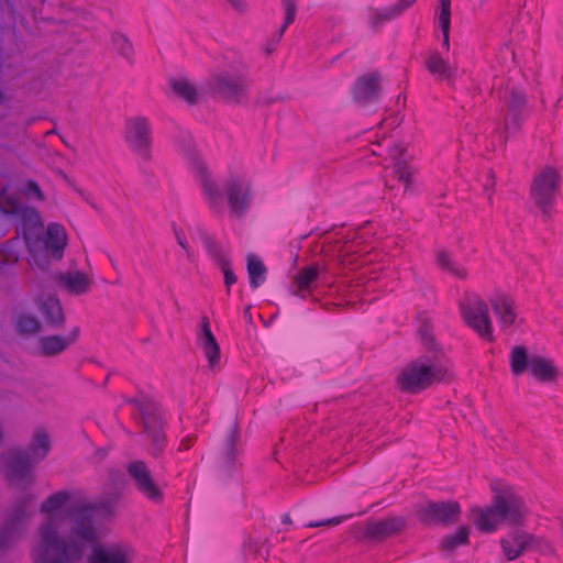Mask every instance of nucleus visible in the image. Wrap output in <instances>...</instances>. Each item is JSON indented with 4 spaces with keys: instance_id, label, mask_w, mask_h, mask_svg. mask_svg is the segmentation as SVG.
Listing matches in <instances>:
<instances>
[{
    "instance_id": "nucleus-22",
    "label": "nucleus",
    "mask_w": 563,
    "mask_h": 563,
    "mask_svg": "<svg viewBox=\"0 0 563 563\" xmlns=\"http://www.w3.org/2000/svg\"><path fill=\"white\" fill-rule=\"evenodd\" d=\"M44 247L54 258L63 257L64 249L67 244V234L65 229L58 223H49L43 239Z\"/></svg>"
},
{
    "instance_id": "nucleus-16",
    "label": "nucleus",
    "mask_w": 563,
    "mask_h": 563,
    "mask_svg": "<svg viewBox=\"0 0 563 563\" xmlns=\"http://www.w3.org/2000/svg\"><path fill=\"white\" fill-rule=\"evenodd\" d=\"M380 76L371 73L360 77L353 87V98L360 104H367L376 101L379 96Z\"/></svg>"
},
{
    "instance_id": "nucleus-4",
    "label": "nucleus",
    "mask_w": 563,
    "mask_h": 563,
    "mask_svg": "<svg viewBox=\"0 0 563 563\" xmlns=\"http://www.w3.org/2000/svg\"><path fill=\"white\" fill-rule=\"evenodd\" d=\"M141 416L144 432L152 441V454L155 456L165 448L162 416L154 402L147 398H131L128 400Z\"/></svg>"
},
{
    "instance_id": "nucleus-23",
    "label": "nucleus",
    "mask_w": 563,
    "mask_h": 563,
    "mask_svg": "<svg viewBox=\"0 0 563 563\" xmlns=\"http://www.w3.org/2000/svg\"><path fill=\"white\" fill-rule=\"evenodd\" d=\"M198 342L211 367H214L220 360V347L211 332L210 322L207 317L202 318Z\"/></svg>"
},
{
    "instance_id": "nucleus-12",
    "label": "nucleus",
    "mask_w": 563,
    "mask_h": 563,
    "mask_svg": "<svg viewBox=\"0 0 563 563\" xmlns=\"http://www.w3.org/2000/svg\"><path fill=\"white\" fill-rule=\"evenodd\" d=\"M134 550L126 543L95 545L87 563H133Z\"/></svg>"
},
{
    "instance_id": "nucleus-54",
    "label": "nucleus",
    "mask_w": 563,
    "mask_h": 563,
    "mask_svg": "<svg viewBox=\"0 0 563 563\" xmlns=\"http://www.w3.org/2000/svg\"><path fill=\"white\" fill-rule=\"evenodd\" d=\"M176 239H177L179 246L183 247L184 250H187L186 239L183 235H180L178 232H176Z\"/></svg>"
},
{
    "instance_id": "nucleus-18",
    "label": "nucleus",
    "mask_w": 563,
    "mask_h": 563,
    "mask_svg": "<svg viewBox=\"0 0 563 563\" xmlns=\"http://www.w3.org/2000/svg\"><path fill=\"white\" fill-rule=\"evenodd\" d=\"M213 89L228 100H236L243 91V76L238 73H219L213 78Z\"/></svg>"
},
{
    "instance_id": "nucleus-51",
    "label": "nucleus",
    "mask_w": 563,
    "mask_h": 563,
    "mask_svg": "<svg viewBox=\"0 0 563 563\" xmlns=\"http://www.w3.org/2000/svg\"><path fill=\"white\" fill-rule=\"evenodd\" d=\"M487 181L484 184V190L487 191L488 189H492L495 185L494 181V175L489 172L487 175Z\"/></svg>"
},
{
    "instance_id": "nucleus-46",
    "label": "nucleus",
    "mask_w": 563,
    "mask_h": 563,
    "mask_svg": "<svg viewBox=\"0 0 563 563\" xmlns=\"http://www.w3.org/2000/svg\"><path fill=\"white\" fill-rule=\"evenodd\" d=\"M113 42L121 47V54L129 57L132 54V46L123 35H115Z\"/></svg>"
},
{
    "instance_id": "nucleus-49",
    "label": "nucleus",
    "mask_w": 563,
    "mask_h": 563,
    "mask_svg": "<svg viewBox=\"0 0 563 563\" xmlns=\"http://www.w3.org/2000/svg\"><path fill=\"white\" fill-rule=\"evenodd\" d=\"M450 25H451V23H449L446 27H444L443 25H440V29L443 34V47L445 49H449V47H450Z\"/></svg>"
},
{
    "instance_id": "nucleus-3",
    "label": "nucleus",
    "mask_w": 563,
    "mask_h": 563,
    "mask_svg": "<svg viewBox=\"0 0 563 563\" xmlns=\"http://www.w3.org/2000/svg\"><path fill=\"white\" fill-rule=\"evenodd\" d=\"M448 375L449 368L443 360L420 357L398 374L397 384L401 390L416 394L443 382Z\"/></svg>"
},
{
    "instance_id": "nucleus-31",
    "label": "nucleus",
    "mask_w": 563,
    "mask_h": 563,
    "mask_svg": "<svg viewBox=\"0 0 563 563\" xmlns=\"http://www.w3.org/2000/svg\"><path fill=\"white\" fill-rule=\"evenodd\" d=\"M504 102L507 107L506 120L510 119L516 123L527 102L525 92L521 89L514 88L504 96Z\"/></svg>"
},
{
    "instance_id": "nucleus-26",
    "label": "nucleus",
    "mask_w": 563,
    "mask_h": 563,
    "mask_svg": "<svg viewBox=\"0 0 563 563\" xmlns=\"http://www.w3.org/2000/svg\"><path fill=\"white\" fill-rule=\"evenodd\" d=\"M404 527V520L398 517H390L383 520L369 522L365 532L369 538H387L400 531Z\"/></svg>"
},
{
    "instance_id": "nucleus-55",
    "label": "nucleus",
    "mask_w": 563,
    "mask_h": 563,
    "mask_svg": "<svg viewBox=\"0 0 563 563\" xmlns=\"http://www.w3.org/2000/svg\"><path fill=\"white\" fill-rule=\"evenodd\" d=\"M420 333L426 341L431 342V338L427 334V330H424V328H422V327L420 328Z\"/></svg>"
},
{
    "instance_id": "nucleus-29",
    "label": "nucleus",
    "mask_w": 563,
    "mask_h": 563,
    "mask_svg": "<svg viewBox=\"0 0 563 563\" xmlns=\"http://www.w3.org/2000/svg\"><path fill=\"white\" fill-rule=\"evenodd\" d=\"M404 148L400 145H395L389 150V156L394 161L393 174L405 186L407 190L411 183L412 168L405 159H401Z\"/></svg>"
},
{
    "instance_id": "nucleus-48",
    "label": "nucleus",
    "mask_w": 563,
    "mask_h": 563,
    "mask_svg": "<svg viewBox=\"0 0 563 563\" xmlns=\"http://www.w3.org/2000/svg\"><path fill=\"white\" fill-rule=\"evenodd\" d=\"M196 438L194 435H187L181 441H180V444H179V450H189L194 442H195Z\"/></svg>"
},
{
    "instance_id": "nucleus-13",
    "label": "nucleus",
    "mask_w": 563,
    "mask_h": 563,
    "mask_svg": "<svg viewBox=\"0 0 563 563\" xmlns=\"http://www.w3.org/2000/svg\"><path fill=\"white\" fill-rule=\"evenodd\" d=\"M27 503V500L18 501L11 509L0 532V548L7 547L20 536L30 516Z\"/></svg>"
},
{
    "instance_id": "nucleus-24",
    "label": "nucleus",
    "mask_w": 563,
    "mask_h": 563,
    "mask_svg": "<svg viewBox=\"0 0 563 563\" xmlns=\"http://www.w3.org/2000/svg\"><path fill=\"white\" fill-rule=\"evenodd\" d=\"M532 537L523 531L512 532L500 541L504 554L509 561L519 558L523 551L532 545Z\"/></svg>"
},
{
    "instance_id": "nucleus-32",
    "label": "nucleus",
    "mask_w": 563,
    "mask_h": 563,
    "mask_svg": "<svg viewBox=\"0 0 563 563\" xmlns=\"http://www.w3.org/2000/svg\"><path fill=\"white\" fill-rule=\"evenodd\" d=\"M246 269L251 288L256 289L265 283L266 267L258 256L254 254L247 255Z\"/></svg>"
},
{
    "instance_id": "nucleus-28",
    "label": "nucleus",
    "mask_w": 563,
    "mask_h": 563,
    "mask_svg": "<svg viewBox=\"0 0 563 563\" xmlns=\"http://www.w3.org/2000/svg\"><path fill=\"white\" fill-rule=\"evenodd\" d=\"M530 374L539 382H553L556 378V367L549 358L532 356L529 360Z\"/></svg>"
},
{
    "instance_id": "nucleus-47",
    "label": "nucleus",
    "mask_w": 563,
    "mask_h": 563,
    "mask_svg": "<svg viewBox=\"0 0 563 563\" xmlns=\"http://www.w3.org/2000/svg\"><path fill=\"white\" fill-rule=\"evenodd\" d=\"M25 192L27 195H34L38 199L42 198L41 189H40L38 185L35 181H33V180H29L26 183V185H25Z\"/></svg>"
},
{
    "instance_id": "nucleus-27",
    "label": "nucleus",
    "mask_w": 563,
    "mask_h": 563,
    "mask_svg": "<svg viewBox=\"0 0 563 563\" xmlns=\"http://www.w3.org/2000/svg\"><path fill=\"white\" fill-rule=\"evenodd\" d=\"M38 309L46 320L53 327H59L64 322V313L59 300L54 296H47L38 300Z\"/></svg>"
},
{
    "instance_id": "nucleus-1",
    "label": "nucleus",
    "mask_w": 563,
    "mask_h": 563,
    "mask_svg": "<svg viewBox=\"0 0 563 563\" xmlns=\"http://www.w3.org/2000/svg\"><path fill=\"white\" fill-rule=\"evenodd\" d=\"M70 499V493L59 490L49 495L41 505L46 520L40 527V542L33 550L34 563H79L82 558V544L76 540H62L66 515L59 510Z\"/></svg>"
},
{
    "instance_id": "nucleus-10",
    "label": "nucleus",
    "mask_w": 563,
    "mask_h": 563,
    "mask_svg": "<svg viewBox=\"0 0 563 563\" xmlns=\"http://www.w3.org/2000/svg\"><path fill=\"white\" fill-rule=\"evenodd\" d=\"M95 508L90 505H81L77 508L75 518L73 520L71 530L68 536L62 537V540H76L82 544V552L85 551L86 543L93 542L98 539L97 529L93 526Z\"/></svg>"
},
{
    "instance_id": "nucleus-45",
    "label": "nucleus",
    "mask_w": 563,
    "mask_h": 563,
    "mask_svg": "<svg viewBox=\"0 0 563 563\" xmlns=\"http://www.w3.org/2000/svg\"><path fill=\"white\" fill-rule=\"evenodd\" d=\"M221 271L223 273L224 285L228 289V294H230V287L236 283V276L231 268V263L224 267H221Z\"/></svg>"
},
{
    "instance_id": "nucleus-52",
    "label": "nucleus",
    "mask_w": 563,
    "mask_h": 563,
    "mask_svg": "<svg viewBox=\"0 0 563 563\" xmlns=\"http://www.w3.org/2000/svg\"><path fill=\"white\" fill-rule=\"evenodd\" d=\"M230 4L238 11H243L245 8L243 0H228Z\"/></svg>"
},
{
    "instance_id": "nucleus-19",
    "label": "nucleus",
    "mask_w": 563,
    "mask_h": 563,
    "mask_svg": "<svg viewBox=\"0 0 563 563\" xmlns=\"http://www.w3.org/2000/svg\"><path fill=\"white\" fill-rule=\"evenodd\" d=\"M489 303L503 330H507L516 323L515 302L509 297L497 294L489 298Z\"/></svg>"
},
{
    "instance_id": "nucleus-44",
    "label": "nucleus",
    "mask_w": 563,
    "mask_h": 563,
    "mask_svg": "<svg viewBox=\"0 0 563 563\" xmlns=\"http://www.w3.org/2000/svg\"><path fill=\"white\" fill-rule=\"evenodd\" d=\"M351 517H352V515H347V516L333 517V518H330V519L323 520V521H310L309 523H307V527L317 528V527H322V526H336V525L342 523L346 519H350Z\"/></svg>"
},
{
    "instance_id": "nucleus-17",
    "label": "nucleus",
    "mask_w": 563,
    "mask_h": 563,
    "mask_svg": "<svg viewBox=\"0 0 563 563\" xmlns=\"http://www.w3.org/2000/svg\"><path fill=\"white\" fill-rule=\"evenodd\" d=\"M242 451L240 433L235 426H231L227 431L223 444L220 449L219 459L223 468L227 471L235 466L236 459Z\"/></svg>"
},
{
    "instance_id": "nucleus-33",
    "label": "nucleus",
    "mask_w": 563,
    "mask_h": 563,
    "mask_svg": "<svg viewBox=\"0 0 563 563\" xmlns=\"http://www.w3.org/2000/svg\"><path fill=\"white\" fill-rule=\"evenodd\" d=\"M426 67L433 76L441 80H449L454 74L452 67L438 52H432L428 56Z\"/></svg>"
},
{
    "instance_id": "nucleus-21",
    "label": "nucleus",
    "mask_w": 563,
    "mask_h": 563,
    "mask_svg": "<svg viewBox=\"0 0 563 563\" xmlns=\"http://www.w3.org/2000/svg\"><path fill=\"white\" fill-rule=\"evenodd\" d=\"M471 511L474 526L483 532L492 533L503 522L494 499L490 507H474Z\"/></svg>"
},
{
    "instance_id": "nucleus-35",
    "label": "nucleus",
    "mask_w": 563,
    "mask_h": 563,
    "mask_svg": "<svg viewBox=\"0 0 563 563\" xmlns=\"http://www.w3.org/2000/svg\"><path fill=\"white\" fill-rule=\"evenodd\" d=\"M203 246L209 255V257L217 264L219 267H224L231 263L228 251L213 241L210 238H206L203 240Z\"/></svg>"
},
{
    "instance_id": "nucleus-36",
    "label": "nucleus",
    "mask_w": 563,
    "mask_h": 563,
    "mask_svg": "<svg viewBox=\"0 0 563 563\" xmlns=\"http://www.w3.org/2000/svg\"><path fill=\"white\" fill-rule=\"evenodd\" d=\"M529 360L526 347L521 345L512 347L509 355L512 374L521 375L527 368H529Z\"/></svg>"
},
{
    "instance_id": "nucleus-34",
    "label": "nucleus",
    "mask_w": 563,
    "mask_h": 563,
    "mask_svg": "<svg viewBox=\"0 0 563 563\" xmlns=\"http://www.w3.org/2000/svg\"><path fill=\"white\" fill-rule=\"evenodd\" d=\"M170 87L173 91L188 103H195L197 101V89L186 78H175L170 80Z\"/></svg>"
},
{
    "instance_id": "nucleus-30",
    "label": "nucleus",
    "mask_w": 563,
    "mask_h": 563,
    "mask_svg": "<svg viewBox=\"0 0 563 563\" xmlns=\"http://www.w3.org/2000/svg\"><path fill=\"white\" fill-rule=\"evenodd\" d=\"M23 218L24 221L20 230L23 233V238L29 250L32 251L34 243L33 235L41 232L43 224L40 214L32 208L23 210Z\"/></svg>"
},
{
    "instance_id": "nucleus-11",
    "label": "nucleus",
    "mask_w": 563,
    "mask_h": 563,
    "mask_svg": "<svg viewBox=\"0 0 563 563\" xmlns=\"http://www.w3.org/2000/svg\"><path fill=\"white\" fill-rule=\"evenodd\" d=\"M494 500L503 522L518 525L527 515L523 500L510 488L496 493Z\"/></svg>"
},
{
    "instance_id": "nucleus-38",
    "label": "nucleus",
    "mask_w": 563,
    "mask_h": 563,
    "mask_svg": "<svg viewBox=\"0 0 563 563\" xmlns=\"http://www.w3.org/2000/svg\"><path fill=\"white\" fill-rule=\"evenodd\" d=\"M470 529L467 527H459L453 534L444 537L441 541V549L445 552H451L460 545L468 542Z\"/></svg>"
},
{
    "instance_id": "nucleus-8",
    "label": "nucleus",
    "mask_w": 563,
    "mask_h": 563,
    "mask_svg": "<svg viewBox=\"0 0 563 563\" xmlns=\"http://www.w3.org/2000/svg\"><path fill=\"white\" fill-rule=\"evenodd\" d=\"M224 194L230 212L243 217L253 198L251 183L244 177H231L224 186Z\"/></svg>"
},
{
    "instance_id": "nucleus-15",
    "label": "nucleus",
    "mask_w": 563,
    "mask_h": 563,
    "mask_svg": "<svg viewBox=\"0 0 563 563\" xmlns=\"http://www.w3.org/2000/svg\"><path fill=\"white\" fill-rule=\"evenodd\" d=\"M192 172L199 178L206 201L211 209V211L216 214H220L223 212V198L218 189L217 185L209 177L206 166L200 161H194L192 163Z\"/></svg>"
},
{
    "instance_id": "nucleus-2",
    "label": "nucleus",
    "mask_w": 563,
    "mask_h": 563,
    "mask_svg": "<svg viewBox=\"0 0 563 563\" xmlns=\"http://www.w3.org/2000/svg\"><path fill=\"white\" fill-rule=\"evenodd\" d=\"M51 448L49 438L43 430H37L25 452H12L8 459L7 479L12 487H27L34 481L31 463L46 457Z\"/></svg>"
},
{
    "instance_id": "nucleus-43",
    "label": "nucleus",
    "mask_w": 563,
    "mask_h": 563,
    "mask_svg": "<svg viewBox=\"0 0 563 563\" xmlns=\"http://www.w3.org/2000/svg\"><path fill=\"white\" fill-rule=\"evenodd\" d=\"M440 1V13H439V25L444 27L451 23V0H439Z\"/></svg>"
},
{
    "instance_id": "nucleus-41",
    "label": "nucleus",
    "mask_w": 563,
    "mask_h": 563,
    "mask_svg": "<svg viewBox=\"0 0 563 563\" xmlns=\"http://www.w3.org/2000/svg\"><path fill=\"white\" fill-rule=\"evenodd\" d=\"M16 329L20 333L34 334L41 329L38 320L31 314H21L16 319Z\"/></svg>"
},
{
    "instance_id": "nucleus-42",
    "label": "nucleus",
    "mask_w": 563,
    "mask_h": 563,
    "mask_svg": "<svg viewBox=\"0 0 563 563\" xmlns=\"http://www.w3.org/2000/svg\"><path fill=\"white\" fill-rule=\"evenodd\" d=\"M285 9V18L283 25L279 30V36L284 34L286 29L294 22L296 16V1L295 0H282Z\"/></svg>"
},
{
    "instance_id": "nucleus-7",
    "label": "nucleus",
    "mask_w": 563,
    "mask_h": 563,
    "mask_svg": "<svg viewBox=\"0 0 563 563\" xmlns=\"http://www.w3.org/2000/svg\"><path fill=\"white\" fill-rule=\"evenodd\" d=\"M124 137L131 151L147 158L152 144V132L146 118L134 117L126 120Z\"/></svg>"
},
{
    "instance_id": "nucleus-39",
    "label": "nucleus",
    "mask_w": 563,
    "mask_h": 563,
    "mask_svg": "<svg viewBox=\"0 0 563 563\" xmlns=\"http://www.w3.org/2000/svg\"><path fill=\"white\" fill-rule=\"evenodd\" d=\"M319 274L317 266H308L297 273L294 280L298 287V291L310 290L312 283Z\"/></svg>"
},
{
    "instance_id": "nucleus-9",
    "label": "nucleus",
    "mask_w": 563,
    "mask_h": 563,
    "mask_svg": "<svg viewBox=\"0 0 563 563\" xmlns=\"http://www.w3.org/2000/svg\"><path fill=\"white\" fill-rule=\"evenodd\" d=\"M416 512L418 519L426 525H451L459 520L461 508L456 501H427L426 504L420 505Z\"/></svg>"
},
{
    "instance_id": "nucleus-50",
    "label": "nucleus",
    "mask_w": 563,
    "mask_h": 563,
    "mask_svg": "<svg viewBox=\"0 0 563 563\" xmlns=\"http://www.w3.org/2000/svg\"><path fill=\"white\" fill-rule=\"evenodd\" d=\"M416 0H398L395 4L400 13H402L406 9L413 4Z\"/></svg>"
},
{
    "instance_id": "nucleus-40",
    "label": "nucleus",
    "mask_w": 563,
    "mask_h": 563,
    "mask_svg": "<svg viewBox=\"0 0 563 563\" xmlns=\"http://www.w3.org/2000/svg\"><path fill=\"white\" fill-rule=\"evenodd\" d=\"M437 263L443 271H446L456 278L463 279L466 277L465 268L462 265L454 263L445 252H440L438 254Z\"/></svg>"
},
{
    "instance_id": "nucleus-25",
    "label": "nucleus",
    "mask_w": 563,
    "mask_h": 563,
    "mask_svg": "<svg viewBox=\"0 0 563 563\" xmlns=\"http://www.w3.org/2000/svg\"><path fill=\"white\" fill-rule=\"evenodd\" d=\"M57 284L74 295H81L88 291L90 287V278L88 275L75 271L56 275Z\"/></svg>"
},
{
    "instance_id": "nucleus-57",
    "label": "nucleus",
    "mask_w": 563,
    "mask_h": 563,
    "mask_svg": "<svg viewBox=\"0 0 563 563\" xmlns=\"http://www.w3.org/2000/svg\"><path fill=\"white\" fill-rule=\"evenodd\" d=\"M12 212L13 213H20L21 212V208L19 206H13Z\"/></svg>"
},
{
    "instance_id": "nucleus-5",
    "label": "nucleus",
    "mask_w": 563,
    "mask_h": 563,
    "mask_svg": "<svg viewBox=\"0 0 563 563\" xmlns=\"http://www.w3.org/2000/svg\"><path fill=\"white\" fill-rule=\"evenodd\" d=\"M461 314L465 323L481 338L493 341V324L488 313V307L476 295L465 297L460 303Z\"/></svg>"
},
{
    "instance_id": "nucleus-56",
    "label": "nucleus",
    "mask_w": 563,
    "mask_h": 563,
    "mask_svg": "<svg viewBox=\"0 0 563 563\" xmlns=\"http://www.w3.org/2000/svg\"><path fill=\"white\" fill-rule=\"evenodd\" d=\"M282 522H283V523H290V522H291V520H290L289 515H283V516H282Z\"/></svg>"
},
{
    "instance_id": "nucleus-14",
    "label": "nucleus",
    "mask_w": 563,
    "mask_h": 563,
    "mask_svg": "<svg viewBox=\"0 0 563 563\" xmlns=\"http://www.w3.org/2000/svg\"><path fill=\"white\" fill-rule=\"evenodd\" d=\"M128 473L135 482L139 492L148 500L161 501L162 492L150 475L148 468L142 461H135L128 465Z\"/></svg>"
},
{
    "instance_id": "nucleus-20",
    "label": "nucleus",
    "mask_w": 563,
    "mask_h": 563,
    "mask_svg": "<svg viewBox=\"0 0 563 563\" xmlns=\"http://www.w3.org/2000/svg\"><path fill=\"white\" fill-rule=\"evenodd\" d=\"M79 330L73 329L67 335H46L38 339L40 353L53 356L64 352L78 338Z\"/></svg>"
},
{
    "instance_id": "nucleus-53",
    "label": "nucleus",
    "mask_w": 563,
    "mask_h": 563,
    "mask_svg": "<svg viewBox=\"0 0 563 563\" xmlns=\"http://www.w3.org/2000/svg\"><path fill=\"white\" fill-rule=\"evenodd\" d=\"M538 544L540 545V549L544 552L552 553L553 547L548 541H538Z\"/></svg>"
},
{
    "instance_id": "nucleus-37",
    "label": "nucleus",
    "mask_w": 563,
    "mask_h": 563,
    "mask_svg": "<svg viewBox=\"0 0 563 563\" xmlns=\"http://www.w3.org/2000/svg\"><path fill=\"white\" fill-rule=\"evenodd\" d=\"M401 13L398 11L396 5H389L384 8H376V9H369L367 14L368 23L372 26H376L380 23L390 21L397 16H399Z\"/></svg>"
},
{
    "instance_id": "nucleus-6",
    "label": "nucleus",
    "mask_w": 563,
    "mask_h": 563,
    "mask_svg": "<svg viewBox=\"0 0 563 563\" xmlns=\"http://www.w3.org/2000/svg\"><path fill=\"white\" fill-rule=\"evenodd\" d=\"M559 174L552 167H545L533 180L531 199L544 213H549L555 202L559 186Z\"/></svg>"
}]
</instances>
